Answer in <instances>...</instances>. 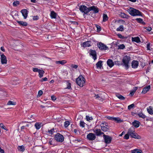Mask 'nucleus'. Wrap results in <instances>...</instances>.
<instances>
[{"label":"nucleus","mask_w":153,"mask_h":153,"mask_svg":"<svg viewBox=\"0 0 153 153\" xmlns=\"http://www.w3.org/2000/svg\"><path fill=\"white\" fill-rule=\"evenodd\" d=\"M129 13L133 16H141V13L139 10L132 7H130L128 10Z\"/></svg>","instance_id":"nucleus-1"},{"label":"nucleus","mask_w":153,"mask_h":153,"mask_svg":"<svg viewBox=\"0 0 153 153\" xmlns=\"http://www.w3.org/2000/svg\"><path fill=\"white\" fill-rule=\"evenodd\" d=\"M85 79L81 75L76 79V82L77 84L81 87H82L85 84Z\"/></svg>","instance_id":"nucleus-2"},{"label":"nucleus","mask_w":153,"mask_h":153,"mask_svg":"<svg viewBox=\"0 0 153 153\" xmlns=\"http://www.w3.org/2000/svg\"><path fill=\"white\" fill-rule=\"evenodd\" d=\"M130 61V57L127 56H124L123 59L122 65L125 66L126 69H128L129 68V64Z\"/></svg>","instance_id":"nucleus-3"},{"label":"nucleus","mask_w":153,"mask_h":153,"mask_svg":"<svg viewBox=\"0 0 153 153\" xmlns=\"http://www.w3.org/2000/svg\"><path fill=\"white\" fill-rule=\"evenodd\" d=\"M79 10L82 13L85 14H87L89 12V7L88 8L86 6L84 5H81L79 7Z\"/></svg>","instance_id":"nucleus-4"},{"label":"nucleus","mask_w":153,"mask_h":153,"mask_svg":"<svg viewBox=\"0 0 153 153\" xmlns=\"http://www.w3.org/2000/svg\"><path fill=\"white\" fill-rule=\"evenodd\" d=\"M55 140L58 142H62L64 140L63 136L60 134L57 133L55 136Z\"/></svg>","instance_id":"nucleus-5"},{"label":"nucleus","mask_w":153,"mask_h":153,"mask_svg":"<svg viewBox=\"0 0 153 153\" xmlns=\"http://www.w3.org/2000/svg\"><path fill=\"white\" fill-rule=\"evenodd\" d=\"M105 143L106 144L110 143L112 140V138L110 136L104 134L103 135Z\"/></svg>","instance_id":"nucleus-6"},{"label":"nucleus","mask_w":153,"mask_h":153,"mask_svg":"<svg viewBox=\"0 0 153 153\" xmlns=\"http://www.w3.org/2000/svg\"><path fill=\"white\" fill-rule=\"evenodd\" d=\"M98 48L101 50H106L108 49V47L106 45L102 42H99L97 43Z\"/></svg>","instance_id":"nucleus-7"},{"label":"nucleus","mask_w":153,"mask_h":153,"mask_svg":"<svg viewBox=\"0 0 153 153\" xmlns=\"http://www.w3.org/2000/svg\"><path fill=\"white\" fill-rule=\"evenodd\" d=\"M1 60L2 64H6L7 63V59L6 56L3 54L1 53Z\"/></svg>","instance_id":"nucleus-8"},{"label":"nucleus","mask_w":153,"mask_h":153,"mask_svg":"<svg viewBox=\"0 0 153 153\" xmlns=\"http://www.w3.org/2000/svg\"><path fill=\"white\" fill-rule=\"evenodd\" d=\"M96 136L95 134L90 133L87 136V139L90 140H93L96 138Z\"/></svg>","instance_id":"nucleus-9"},{"label":"nucleus","mask_w":153,"mask_h":153,"mask_svg":"<svg viewBox=\"0 0 153 153\" xmlns=\"http://www.w3.org/2000/svg\"><path fill=\"white\" fill-rule=\"evenodd\" d=\"M89 12L90 11L92 10L94 13H98L99 11L98 8L96 6H93L89 7Z\"/></svg>","instance_id":"nucleus-10"},{"label":"nucleus","mask_w":153,"mask_h":153,"mask_svg":"<svg viewBox=\"0 0 153 153\" xmlns=\"http://www.w3.org/2000/svg\"><path fill=\"white\" fill-rule=\"evenodd\" d=\"M106 124L107 123H103L100 125L102 130L105 132L107 131L108 130V126Z\"/></svg>","instance_id":"nucleus-11"},{"label":"nucleus","mask_w":153,"mask_h":153,"mask_svg":"<svg viewBox=\"0 0 153 153\" xmlns=\"http://www.w3.org/2000/svg\"><path fill=\"white\" fill-rule=\"evenodd\" d=\"M151 88V87L150 85H148L143 88L142 94H144L146 93Z\"/></svg>","instance_id":"nucleus-12"},{"label":"nucleus","mask_w":153,"mask_h":153,"mask_svg":"<svg viewBox=\"0 0 153 153\" xmlns=\"http://www.w3.org/2000/svg\"><path fill=\"white\" fill-rule=\"evenodd\" d=\"M24 19H26L28 14L27 11L26 9H24L21 11Z\"/></svg>","instance_id":"nucleus-13"},{"label":"nucleus","mask_w":153,"mask_h":153,"mask_svg":"<svg viewBox=\"0 0 153 153\" xmlns=\"http://www.w3.org/2000/svg\"><path fill=\"white\" fill-rule=\"evenodd\" d=\"M90 54L93 56V58L94 60L97 59L96 52L95 50H91L90 51Z\"/></svg>","instance_id":"nucleus-14"},{"label":"nucleus","mask_w":153,"mask_h":153,"mask_svg":"<svg viewBox=\"0 0 153 153\" xmlns=\"http://www.w3.org/2000/svg\"><path fill=\"white\" fill-rule=\"evenodd\" d=\"M130 136L133 138L136 139H140L141 137L140 136L137 134L135 132L133 133Z\"/></svg>","instance_id":"nucleus-15"},{"label":"nucleus","mask_w":153,"mask_h":153,"mask_svg":"<svg viewBox=\"0 0 153 153\" xmlns=\"http://www.w3.org/2000/svg\"><path fill=\"white\" fill-rule=\"evenodd\" d=\"M94 132L95 133L96 135L97 136H100L102 134H104V133L102 132L100 129H96L94 131Z\"/></svg>","instance_id":"nucleus-16"},{"label":"nucleus","mask_w":153,"mask_h":153,"mask_svg":"<svg viewBox=\"0 0 153 153\" xmlns=\"http://www.w3.org/2000/svg\"><path fill=\"white\" fill-rule=\"evenodd\" d=\"M138 65V62L137 61L134 60L132 62L131 66L132 68H135L137 67Z\"/></svg>","instance_id":"nucleus-17"},{"label":"nucleus","mask_w":153,"mask_h":153,"mask_svg":"<svg viewBox=\"0 0 153 153\" xmlns=\"http://www.w3.org/2000/svg\"><path fill=\"white\" fill-rule=\"evenodd\" d=\"M120 16L123 18L128 19L129 17L128 15H127L124 13L120 12L119 13Z\"/></svg>","instance_id":"nucleus-18"},{"label":"nucleus","mask_w":153,"mask_h":153,"mask_svg":"<svg viewBox=\"0 0 153 153\" xmlns=\"http://www.w3.org/2000/svg\"><path fill=\"white\" fill-rule=\"evenodd\" d=\"M140 122L138 121L135 120L132 123V125L134 127L137 128L139 127L140 126Z\"/></svg>","instance_id":"nucleus-19"},{"label":"nucleus","mask_w":153,"mask_h":153,"mask_svg":"<svg viewBox=\"0 0 153 153\" xmlns=\"http://www.w3.org/2000/svg\"><path fill=\"white\" fill-rule=\"evenodd\" d=\"M107 65L110 68L112 67L114 65V63L112 60L111 59H109L107 61Z\"/></svg>","instance_id":"nucleus-20"},{"label":"nucleus","mask_w":153,"mask_h":153,"mask_svg":"<svg viewBox=\"0 0 153 153\" xmlns=\"http://www.w3.org/2000/svg\"><path fill=\"white\" fill-rule=\"evenodd\" d=\"M82 45L84 47H89L91 45V42L90 41H87L86 42H83L82 43Z\"/></svg>","instance_id":"nucleus-21"},{"label":"nucleus","mask_w":153,"mask_h":153,"mask_svg":"<svg viewBox=\"0 0 153 153\" xmlns=\"http://www.w3.org/2000/svg\"><path fill=\"white\" fill-rule=\"evenodd\" d=\"M1 95L3 97H6L7 95L6 91L2 88H1Z\"/></svg>","instance_id":"nucleus-22"},{"label":"nucleus","mask_w":153,"mask_h":153,"mask_svg":"<svg viewBox=\"0 0 153 153\" xmlns=\"http://www.w3.org/2000/svg\"><path fill=\"white\" fill-rule=\"evenodd\" d=\"M147 111L150 114H153V107L152 106H150L147 108Z\"/></svg>","instance_id":"nucleus-23"},{"label":"nucleus","mask_w":153,"mask_h":153,"mask_svg":"<svg viewBox=\"0 0 153 153\" xmlns=\"http://www.w3.org/2000/svg\"><path fill=\"white\" fill-rule=\"evenodd\" d=\"M134 131V128L133 127H131L128 130L127 133L130 136Z\"/></svg>","instance_id":"nucleus-24"},{"label":"nucleus","mask_w":153,"mask_h":153,"mask_svg":"<svg viewBox=\"0 0 153 153\" xmlns=\"http://www.w3.org/2000/svg\"><path fill=\"white\" fill-rule=\"evenodd\" d=\"M102 61H99L96 64L97 67L98 68L101 69L102 66Z\"/></svg>","instance_id":"nucleus-25"},{"label":"nucleus","mask_w":153,"mask_h":153,"mask_svg":"<svg viewBox=\"0 0 153 153\" xmlns=\"http://www.w3.org/2000/svg\"><path fill=\"white\" fill-rule=\"evenodd\" d=\"M132 41L135 42L137 43H139L140 42V40L139 38L138 37L132 38Z\"/></svg>","instance_id":"nucleus-26"},{"label":"nucleus","mask_w":153,"mask_h":153,"mask_svg":"<svg viewBox=\"0 0 153 153\" xmlns=\"http://www.w3.org/2000/svg\"><path fill=\"white\" fill-rule=\"evenodd\" d=\"M17 22L20 25L23 26H26L27 25V23L26 22H24L21 21H17Z\"/></svg>","instance_id":"nucleus-27"},{"label":"nucleus","mask_w":153,"mask_h":153,"mask_svg":"<svg viewBox=\"0 0 153 153\" xmlns=\"http://www.w3.org/2000/svg\"><path fill=\"white\" fill-rule=\"evenodd\" d=\"M42 124L41 123H36L35 125V126L37 129L38 130L41 128Z\"/></svg>","instance_id":"nucleus-28"},{"label":"nucleus","mask_w":153,"mask_h":153,"mask_svg":"<svg viewBox=\"0 0 153 153\" xmlns=\"http://www.w3.org/2000/svg\"><path fill=\"white\" fill-rule=\"evenodd\" d=\"M131 151V153H141L142 152V151L141 150L137 149L132 150Z\"/></svg>","instance_id":"nucleus-29"},{"label":"nucleus","mask_w":153,"mask_h":153,"mask_svg":"<svg viewBox=\"0 0 153 153\" xmlns=\"http://www.w3.org/2000/svg\"><path fill=\"white\" fill-rule=\"evenodd\" d=\"M18 149L19 151L22 152H24L25 150L24 146L22 145L18 146Z\"/></svg>","instance_id":"nucleus-30"},{"label":"nucleus","mask_w":153,"mask_h":153,"mask_svg":"<svg viewBox=\"0 0 153 153\" xmlns=\"http://www.w3.org/2000/svg\"><path fill=\"white\" fill-rule=\"evenodd\" d=\"M103 17V22H105L107 21L108 19V17L107 14H103L102 16Z\"/></svg>","instance_id":"nucleus-31"},{"label":"nucleus","mask_w":153,"mask_h":153,"mask_svg":"<svg viewBox=\"0 0 153 153\" xmlns=\"http://www.w3.org/2000/svg\"><path fill=\"white\" fill-rule=\"evenodd\" d=\"M55 62L57 64H60L62 65H63L66 63V61L65 60L57 61H56Z\"/></svg>","instance_id":"nucleus-32"},{"label":"nucleus","mask_w":153,"mask_h":153,"mask_svg":"<svg viewBox=\"0 0 153 153\" xmlns=\"http://www.w3.org/2000/svg\"><path fill=\"white\" fill-rule=\"evenodd\" d=\"M50 16L52 19L56 18V13L54 11H52L51 13Z\"/></svg>","instance_id":"nucleus-33"},{"label":"nucleus","mask_w":153,"mask_h":153,"mask_svg":"<svg viewBox=\"0 0 153 153\" xmlns=\"http://www.w3.org/2000/svg\"><path fill=\"white\" fill-rule=\"evenodd\" d=\"M136 21L139 23L144 25L145 24V23L143 21V20L141 18H137L136 19Z\"/></svg>","instance_id":"nucleus-34"},{"label":"nucleus","mask_w":153,"mask_h":153,"mask_svg":"<svg viewBox=\"0 0 153 153\" xmlns=\"http://www.w3.org/2000/svg\"><path fill=\"white\" fill-rule=\"evenodd\" d=\"M39 75L40 78L42 77L43 76V75L44 73V71L43 70L40 69L39 70Z\"/></svg>","instance_id":"nucleus-35"},{"label":"nucleus","mask_w":153,"mask_h":153,"mask_svg":"<svg viewBox=\"0 0 153 153\" xmlns=\"http://www.w3.org/2000/svg\"><path fill=\"white\" fill-rule=\"evenodd\" d=\"M117 97L121 100H124L125 99V97L122 95L120 94H117Z\"/></svg>","instance_id":"nucleus-36"},{"label":"nucleus","mask_w":153,"mask_h":153,"mask_svg":"<svg viewBox=\"0 0 153 153\" xmlns=\"http://www.w3.org/2000/svg\"><path fill=\"white\" fill-rule=\"evenodd\" d=\"M124 30V27L122 25L120 26L116 29L117 31H123Z\"/></svg>","instance_id":"nucleus-37"},{"label":"nucleus","mask_w":153,"mask_h":153,"mask_svg":"<svg viewBox=\"0 0 153 153\" xmlns=\"http://www.w3.org/2000/svg\"><path fill=\"white\" fill-rule=\"evenodd\" d=\"M1 128L6 131L8 130L7 128L3 123H1Z\"/></svg>","instance_id":"nucleus-38"},{"label":"nucleus","mask_w":153,"mask_h":153,"mask_svg":"<svg viewBox=\"0 0 153 153\" xmlns=\"http://www.w3.org/2000/svg\"><path fill=\"white\" fill-rule=\"evenodd\" d=\"M16 102L12 101H8V102H7V105H16Z\"/></svg>","instance_id":"nucleus-39"},{"label":"nucleus","mask_w":153,"mask_h":153,"mask_svg":"<svg viewBox=\"0 0 153 153\" xmlns=\"http://www.w3.org/2000/svg\"><path fill=\"white\" fill-rule=\"evenodd\" d=\"M118 49H123L125 48V45L123 44L118 46Z\"/></svg>","instance_id":"nucleus-40"},{"label":"nucleus","mask_w":153,"mask_h":153,"mask_svg":"<svg viewBox=\"0 0 153 153\" xmlns=\"http://www.w3.org/2000/svg\"><path fill=\"white\" fill-rule=\"evenodd\" d=\"M138 115L140 117H141L143 118H145L146 117V116L142 113H138Z\"/></svg>","instance_id":"nucleus-41"},{"label":"nucleus","mask_w":153,"mask_h":153,"mask_svg":"<svg viewBox=\"0 0 153 153\" xmlns=\"http://www.w3.org/2000/svg\"><path fill=\"white\" fill-rule=\"evenodd\" d=\"M86 118L87 121H89L93 120V119L92 117H90L88 116H86Z\"/></svg>","instance_id":"nucleus-42"},{"label":"nucleus","mask_w":153,"mask_h":153,"mask_svg":"<svg viewBox=\"0 0 153 153\" xmlns=\"http://www.w3.org/2000/svg\"><path fill=\"white\" fill-rule=\"evenodd\" d=\"M85 123L83 121H81L80 122V126L82 127L85 126Z\"/></svg>","instance_id":"nucleus-43"},{"label":"nucleus","mask_w":153,"mask_h":153,"mask_svg":"<svg viewBox=\"0 0 153 153\" xmlns=\"http://www.w3.org/2000/svg\"><path fill=\"white\" fill-rule=\"evenodd\" d=\"M19 1H16L14 2L13 3V5L14 6H16L19 5Z\"/></svg>","instance_id":"nucleus-44"},{"label":"nucleus","mask_w":153,"mask_h":153,"mask_svg":"<svg viewBox=\"0 0 153 153\" xmlns=\"http://www.w3.org/2000/svg\"><path fill=\"white\" fill-rule=\"evenodd\" d=\"M117 121L118 123L121 122L120 118L119 117H114L113 120Z\"/></svg>","instance_id":"nucleus-45"},{"label":"nucleus","mask_w":153,"mask_h":153,"mask_svg":"<svg viewBox=\"0 0 153 153\" xmlns=\"http://www.w3.org/2000/svg\"><path fill=\"white\" fill-rule=\"evenodd\" d=\"M54 132V129L52 128L50 130H48V132L49 134L52 135L53 133Z\"/></svg>","instance_id":"nucleus-46"},{"label":"nucleus","mask_w":153,"mask_h":153,"mask_svg":"<svg viewBox=\"0 0 153 153\" xmlns=\"http://www.w3.org/2000/svg\"><path fill=\"white\" fill-rule=\"evenodd\" d=\"M117 36L119 37V38L121 39H124L125 38H126L127 37H124L121 34H117Z\"/></svg>","instance_id":"nucleus-47"},{"label":"nucleus","mask_w":153,"mask_h":153,"mask_svg":"<svg viewBox=\"0 0 153 153\" xmlns=\"http://www.w3.org/2000/svg\"><path fill=\"white\" fill-rule=\"evenodd\" d=\"M134 106V104H132L128 106V110H130L131 108H133Z\"/></svg>","instance_id":"nucleus-48"},{"label":"nucleus","mask_w":153,"mask_h":153,"mask_svg":"<svg viewBox=\"0 0 153 153\" xmlns=\"http://www.w3.org/2000/svg\"><path fill=\"white\" fill-rule=\"evenodd\" d=\"M69 124V122L68 121H65L64 123V126L65 127H68Z\"/></svg>","instance_id":"nucleus-49"},{"label":"nucleus","mask_w":153,"mask_h":153,"mask_svg":"<svg viewBox=\"0 0 153 153\" xmlns=\"http://www.w3.org/2000/svg\"><path fill=\"white\" fill-rule=\"evenodd\" d=\"M146 48H147V50H151V48L150 47V43H148L147 45Z\"/></svg>","instance_id":"nucleus-50"},{"label":"nucleus","mask_w":153,"mask_h":153,"mask_svg":"<svg viewBox=\"0 0 153 153\" xmlns=\"http://www.w3.org/2000/svg\"><path fill=\"white\" fill-rule=\"evenodd\" d=\"M40 69H39L37 68H33V71L34 72H39V70Z\"/></svg>","instance_id":"nucleus-51"},{"label":"nucleus","mask_w":153,"mask_h":153,"mask_svg":"<svg viewBox=\"0 0 153 153\" xmlns=\"http://www.w3.org/2000/svg\"><path fill=\"white\" fill-rule=\"evenodd\" d=\"M129 135L128 134V133H127V134H126L124 136V138L125 139L127 140L129 138Z\"/></svg>","instance_id":"nucleus-52"},{"label":"nucleus","mask_w":153,"mask_h":153,"mask_svg":"<svg viewBox=\"0 0 153 153\" xmlns=\"http://www.w3.org/2000/svg\"><path fill=\"white\" fill-rule=\"evenodd\" d=\"M43 94V92L41 90H40L38 91V95L39 97L41 96Z\"/></svg>","instance_id":"nucleus-53"},{"label":"nucleus","mask_w":153,"mask_h":153,"mask_svg":"<svg viewBox=\"0 0 153 153\" xmlns=\"http://www.w3.org/2000/svg\"><path fill=\"white\" fill-rule=\"evenodd\" d=\"M94 97L96 99L98 98L99 100H101V97L98 95L95 94Z\"/></svg>","instance_id":"nucleus-54"},{"label":"nucleus","mask_w":153,"mask_h":153,"mask_svg":"<svg viewBox=\"0 0 153 153\" xmlns=\"http://www.w3.org/2000/svg\"><path fill=\"white\" fill-rule=\"evenodd\" d=\"M71 67L73 68L76 69L78 67V66L77 65L72 64Z\"/></svg>","instance_id":"nucleus-55"},{"label":"nucleus","mask_w":153,"mask_h":153,"mask_svg":"<svg viewBox=\"0 0 153 153\" xmlns=\"http://www.w3.org/2000/svg\"><path fill=\"white\" fill-rule=\"evenodd\" d=\"M39 17L38 16H36L33 17V19L34 20H36L39 19Z\"/></svg>","instance_id":"nucleus-56"},{"label":"nucleus","mask_w":153,"mask_h":153,"mask_svg":"<svg viewBox=\"0 0 153 153\" xmlns=\"http://www.w3.org/2000/svg\"><path fill=\"white\" fill-rule=\"evenodd\" d=\"M71 88V84L69 83H68L67 84V87L66 88H67L68 89H70Z\"/></svg>","instance_id":"nucleus-57"},{"label":"nucleus","mask_w":153,"mask_h":153,"mask_svg":"<svg viewBox=\"0 0 153 153\" xmlns=\"http://www.w3.org/2000/svg\"><path fill=\"white\" fill-rule=\"evenodd\" d=\"M96 27L97 28V30H98L99 31H100L101 30V29L100 27V26H99L98 25H96Z\"/></svg>","instance_id":"nucleus-58"},{"label":"nucleus","mask_w":153,"mask_h":153,"mask_svg":"<svg viewBox=\"0 0 153 153\" xmlns=\"http://www.w3.org/2000/svg\"><path fill=\"white\" fill-rule=\"evenodd\" d=\"M53 139H50L49 140V143L50 144V145H51L53 144Z\"/></svg>","instance_id":"nucleus-59"},{"label":"nucleus","mask_w":153,"mask_h":153,"mask_svg":"<svg viewBox=\"0 0 153 153\" xmlns=\"http://www.w3.org/2000/svg\"><path fill=\"white\" fill-rule=\"evenodd\" d=\"M48 79L46 77H45L44 78H43L41 80V82H42L43 81H47Z\"/></svg>","instance_id":"nucleus-60"},{"label":"nucleus","mask_w":153,"mask_h":153,"mask_svg":"<svg viewBox=\"0 0 153 153\" xmlns=\"http://www.w3.org/2000/svg\"><path fill=\"white\" fill-rule=\"evenodd\" d=\"M137 89V87H134L133 88V90H132V91L134 92V93L136 92V91Z\"/></svg>","instance_id":"nucleus-61"},{"label":"nucleus","mask_w":153,"mask_h":153,"mask_svg":"<svg viewBox=\"0 0 153 153\" xmlns=\"http://www.w3.org/2000/svg\"><path fill=\"white\" fill-rule=\"evenodd\" d=\"M152 29V28H151V27H147V28H146V30L147 31H150Z\"/></svg>","instance_id":"nucleus-62"},{"label":"nucleus","mask_w":153,"mask_h":153,"mask_svg":"<svg viewBox=\"0 0 153 153\" xmlns=\"http://www.w3.org/2000/svg\"><path fill=\"white\" fill-rule=\"evenodd\" d=\"M51 98L52 100H56V97L54 96H52L51 97Z\"/></svg>","instance_id":"nucleus-63"},{"label":"nucleus","mask_w":153,"mask_h":153,"mask_svg":"<svg viewBox=\"0 0 153 153\" xmlns=\"http://www.w3.org/2000/svg\"><path fill=\"white\" fill-rule=\"evenodd\" d=\"M134 92L131 91L130 92L129 95L131 96H132L134 94Z\"/></svg>","instance_id":"nucleus-64"}]
</instances>
